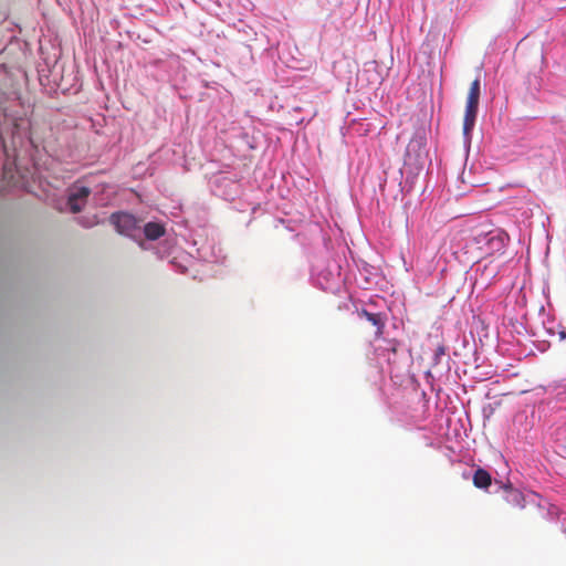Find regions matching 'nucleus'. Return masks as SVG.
<instances>
[{
	"instance_id": "nucleus-1",
	"label": "nucleus",
	"mask_w": 566,
	"mask_h": 566,
	"mask_svg": "<svg viewBox=\"0 0 566 566\" xmlns=\"http://www.w3.org/2000/svg\"><path fill=\"white\" fill-rule=\"evenodd\" d=\"M480 95L481 81L478 77L471 83L467 96L465 111L463 116V135L465 136V138H470L473 127L475 125Z\"/></svg>"
},
{
	"instance_id": "nucleus-2",
	"label": "nucleus",
	"mask_w": 566,
	"mask_h": 566,
	"mask_svg": "<svg viewBox=\"0 0 566 566\" xmlns=\"http://www.w3.org/2000/svg\"><path fill=\"white\" fill-rule=\"evenodd\" d=\"M109 221L120 234L130 235L133 231L138 229L137 219L133 214L126 212L113 213L109 217Z\"/></svg>"
},
{
	"instance_id": "nucleus-3",
	"label": "nucleus",
	"mask_w": 566,
	"mask_h": 566,
	"mask_svg": "<svg viewBox=\"0 0 566 566\" xmlns=\"http://www.w3.org/2000/svg\"><path fill=\"white\" fill-rule=\"evenodd\" d=\"M90 193V188L80 187L69 196V207L73 213H77L82 210Z\"/></svg>"
},
{
	"instance_id": "nucleus-4",
	"label": "nucleus",
	"mask_w": 566,
	"mask_h": 566,
	"mask_svg": "<svg viewBox=\"0 0 566 566\" xmlns=\"http://www.w3.org/2000/svg\"><path fill=\"white\" fill-rule=\"evenodd\" d=\"M501 489H503L505 492V501L509 504L520 509L524 507L525 500L523 493L520 490L514 489L511 483L502 484Z\"/></svg>"
},
{
	"instance_id": "nucleus-5",
	"label": "nucleus",
	"mask_w": 566,
	"mask_h": 566,
	"mask_svg": "<svg viewBox=\"0 0 566 566\" xmlns=\"http://www.w3.org/2000/svg\"><path fill=\"white\" fill-rule=\"evenodd\" d=\"M358 315L366 318L371 325L376 327V337H380L384 334L385 318L381 313H370L366 310H361L358 312Z\"/></svg>"
},
{
	"instance_id": "nucleus-6",
	"label": "nucleus",
	"mask_w": 566,
	"mask_h": 566,
	"mask_svg": "<svg viewBox=\"0 0 566 566\" xmlns=\"http://www.w3.org/2000/svg\"><path fill=\"white\" fill-rule=\"evenodd\" d=\"M472 480L473 485L478 489H488L492 483L491 474L482 468L475 470Z\"/></svg>"
},
{
	"instance_id": "nucleus-7",
	"label": "nucleus",
	"mask_w": 566,
	"mask_h": 566,
	"mask_svg": "<svg viewBox=\"0 0 566 566\" xmlns=\"http://www.w3.org/2000/svg\"><path fill=\"white\" fill-rule=\"evenodd\" d=\"M145 237L148 240H157L165 234V228L157 222H148L144 227Z\"/></svg>"
},
{
	"instance_id": "nucleus-8",
	"label": "nucleus",
	"mask_w": 566,
	"mask_h": 566,
	"mask_svg": "<svg viewBox=\"0 0 566 566\" xmlns=\"http://www.w3.org/2000/svg\"><path fill=\"white\" fill-rule=\"evenodd\" d=\"M446 354V350H444V347L443 346H439L436 350V356L439 357L441 355H444Z\"/></svg>"
},
{
	"instance_id": "nucleus-9",
	"label": "nucleus",
	"mask_w": 566,
	"mask_h": 566,
	"mask_svg": "<svg viewBox=\"0 0 566 566\" xmlns=\"http://www.w3.org/2000/svg\"><path fill=\"white\" fill-rule=\"evenodd\" d=\"M559 339H560V340L566 339V331H560V332H559Z\"/></svg>"
}]
</instances>
